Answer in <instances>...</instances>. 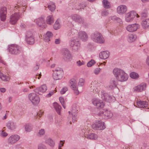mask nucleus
I'll return each mask as SVG.
<instances>
[{"label": "nucleus", "mask_w": 149, "mask_h": 149, "mask_svg": "<svg viewBox=\"0 0 149 149\" xmlns=\"http://www.w3.org/2000/svg\"><path fill=\"white\" fill-rule=\"evenodd\" d=\"M113 73L116 79L120 82L126 81L128 79V75L124 70L119 68H116L113 70Z\"/></svg>", "instance_id": "obj_1"}, {"label": "nucleus", "mask_w": 149, "mask_h": 149, "mask_svg": "<svg viewBox=\"0 0 149 149\" xmlns=\"http://www.w3.org/2000/svg\"><path fill=\"white\" fill-rule=\"evenodd\" d=\"M8 50L10 53L16 55L20 52L21 49L19 46L14 44L9 45L8 46Z\"/></svg>", "instance_id": "obj_2"}, {"label": "nucleus", "mask_w": 149, "mask_h": 149, "mask_svg": "<svg viewBox=\"0 0 149 149\" xmlns=\"http://www.w3.org/2000/svg\"><path fill=\"white\" fill-rule=\"evenodd\" d=\"M53 77L54 80H58L61 79L63 76V72L62 69L58 68H56L54 71Z\"/></svg>", "instance_id": "obj_3"}, {"label": "nucleus", "mask_w": 149, "mask_h": 149, "mask_svg": "<svg viewBox=\"0 0 149 149\" xmlns=\"http://www.w3.org/2000/svg\"><path fill=\"white\" fill-rule=\"evenodd\" d=\"M69 45L71 48L74 51H77L79 48L80 43L77 39H75L74 37L69 42Z\"/></svg>", "instance_id": "obj_4"}, {"label": "nucleus", "mask_w": 149, "mask_h": 149, "mask_svg": "<svg viewBox=\"0 0 149 149\" xmlns=\"http://www.w3.org/2000/svg\"><path fill=\"white\" fill-rule=\"evenodd\" d=\"M91 39L95 42L102 43L104 42L101 36L100 33L97 32H95L92 33L91 35Z\"/></svg>", "instance_id": "obj_5"}, {"label": "nucleus", "mask_w": 149, "mask_h": 149, "mask_svg": "<svg viewBox=\"0 0 149 149\" xmlns=\"http://www.w3.org/2000/svg\"><path fill=\"white\" fill-rule=\"evenodd\" d=\"M92 127L94 130H102L105 128L104 123L101 120L96 121L92 125Z\"/></svg>", "instance_id": "obj_6"}, {"label": "nucleus", "mask_w": 149, "mask_h": 149, "mask_svg": "<svg viewBox=\"0 0 149 149\" xmlns=\"http://www.w3.org/2000/svg\"><path fill=\"white\" fill-rule=\"evenodd\" d=\"M98 116L102 117L104 119H108L113 116V113L108 110H102L98 114Z\"/></svg>", "instance_id": "obj_7"}, {"label": "nucleus", "mask_w": 149, "mask_h": 149, "mask_svg": "<svg viewBox=\"0 0 149 149\" xmlns=\"http://www.w3.org/2000/svg\"><path fill=\"white\" fill-rule=\"evenodd\" d=\"M69 85L72 90L74 91L76 95L79 94V91L77 87V83L76 80L74 79H71L69 81Z\"/></svg>", "instance_id": "obj_8"}, {"label": "nucleus", "mask_w": 149, "mask_h": 149, "mask_svg": "<svg viewBox=\"0 0 149 149\" xmlns=\"http://www.w3.org/2000/svg\"><path fill=\"white\" fill-rule=\"evenodd\" d=\"M63 58L66 61H70L72 58V56L70 51L67 49H64L63 50Z\"/></svg>", "instance_id": "obj_9"}, {"label": "nucleus", "mask_w": 149, "mask_h": 149, "mask_svg": "<svg viewBox=\"0 0 149 149\" xmlns=\"http://www.w3.org/2000/svg\"><path fill=\"white\" fill-rule=\"evenodd\" d=\"M137 15L136 12L134 11H132L127 13L125 16V20L127 22L132 21Z\"/></svg>", "instance_id": "obj_10"}, {"label": "nucleus", "mask_w": 149, "mask_h": 149, "mask_svg": "<svg viewBox=\"0 0 149 149\" xmlns=\"http://www.w3.org/2000/svg\"><path fill=\"white\" fill-rule=\"evenodd\" d=\"M20 139V136L17 135H12L8 138V143L9 144H13L16 143Z\"/></svg>", "instance_id": "obj_11"}, {"label": "nucleus", "mask_w": 149, "mask_h": 149, "mask_svg": "<svg viewBox=\"0 0 149 149\" xmlns=\"http://www.w3.org/2000/svg\"><path fill=\"white\" fill-rule=\"evenodd\" d=\"M20 17V13H15L10 17V22L12 24H15Z\"/></svg>", "instance_id": "obj_12"}, {"label": "nucleus", "mask_w": 149, "mask_h": 149, "mask_svg": "<svg viewBox=\"0 0 149 149\" xmlns=\"http://www.w3.org/2000/svg\"><path fill=\"white\" fill-rule=\"evenodd\" d=\"M7 8L5 7H1L0 10L1 20L4 22L6 19L7 14Z\"/></svg>", "instance_id": "obj_13"}, {"label": "nucleus", "mask_w": 149, "mask_h": 149, "mask_svg": "<svg viewBox=\"0 0 149 149\" xmlns=\"http://www.w3.org/2000/svg\"><path fill=\"white\" fill-rule=\"evenodd\" d=\"M36 23L38 26L42 28H45L47 26L45 19L42 17L39 18L37 19Z\"/></svg>", "instance_id": "obj_14"}, {"label": "nucleus", "mask_w": 149, "mask_h": 149, "mask_svg": "<svg viewBox=\"0 0 149 149\" xmlns=\"http://www.w3.org/2000/svg\"><path fill=\"white\" fill-rule=\"evenodd\" d=\"M92 102L94 105L97 108H102L104 107V104L102 101L98 99L94 98L92 100Z\"/></svg>", "instance_id": "obj_15"}, {"label": "nucleus", "mask_w": 149, "mask_h": 149, "mask_svg": "<svg viewBox=\"0 0 149 149\" xmlns=\"http://www.w3.org/2000/svg\"><path fill=\"white\" fill-rule=\"evenodd\" d=\"M101 98L105 101L109 102L111 101L112 99V97L104 91H101Z\"/></svg>", "instance_id": "obj_16"}, {"label": "nucleus", "mask_w": 149, "mask_h": 149, "mask_svg": "<svg viewBox=\"0 0 149 149\" xmlns=\"http://www.w3.org/2000/svg\"><path fill=\"white\" fill-rule=\"evenodd\" d=\"M139 27V25L135 24L128 25L126 29L129 32H133L136 31Z\"/></svg>", "instance_id": "obj_17"}, {"label": "nucleus", "mask_w": 149, "mask_h": 149, "mask_svg": "<svg viewBox=\"0 0 149 149\" xmlns=\"http://www.w3.org/2000/svg\"><path fill=\"white\" fill-rule=\"evenodd\" d=\"M146 87V84L145 83H142L141 84L135 87L133 89L134 91L140 92L144 90Z\"/></svg>", "instance_id": "obj_18"}, {"label": "nucleus", "mask_w": 149, "mask_h": 149, "mask_svg": "<svg viewBox=\"0 0 149 149\" xmlns=\"http://www.w3.org/2000/svg\"><path fill=\"white\" fill-rule=\"evenodd\" d=\"M47 89V87L45 85H43L37 88L34 90V91L40 95V93L45 92Z\"/></svg>", "instance_id": "obj_19"}, {"label": "nucleus", "mask_w": 149, "mask_h": 149, "mask_svg": "<svg viewBox=\"0 0 149 149\" xmlns=\"http://www.w3.org/2000/svg\"><path fill=\"white\" fill-rule=\"evenodd\" d=\"M127 7L124 5L119 6L117 8V13L120 14H123L125 13L127 10Z\"/></svg>", "instance_id": "obj_20"}, {"label": "nucleus", "mask_w": 149, "mask_h": 149, "mask_svg": "<svg viewBox=\"0 0 149 149\" xmlns=\"http://www.w3.org/2000/svg\"><path fill=\"white\" fill-rule=\"evenodd\" d=\"M71 18L75 22L79 23H82L83 22V19L79 15L74 14L72 16Z\"/></svg>", "instance_id": "obj_21"}, {"label": "nucleus", "mask_w": 149, "mask_h": 149, "mask_svg": "<svg viewBox=\"0 0 149 149\" xmlns=\"http://www.w3.org/2000/svg\"><path fill=\"white\" fill-rule=\"evenodd\" d=\"M6 126L9 129L11 130H14L17 127L16 123L12 121H9L7 123Z\"/></svg>", "instance_id": "obj_22"}, {"label": "nucleus", "mask_w": 149, "mask_h": 149, "mask_svg": "<svg viewBox=\"0 0 149 149\" xmlns=\"http://www.w3.org/2000/svg\"><path fill=\"white\" fill-rule=\"evenodd\" d=\"M79 37L83 41H86L88 38V36L87 34L83 31H80L78 33Z\"/></svg>", "instance_id": "obj_23"}, {"label": "nucleus", "mask_w": 149, "mask_h": 149, "mask_svg": "<svg viewBox=\"0 0 149 149\" xmlns=\"http://www.w3.org/2000/svg\"><path fill=\"white\" fill-rule=\"evenodd\" d=\"M117 82L114 78H112L109 83V86L111 89H113L117 87Z\"/></svg>", "instance_id": "obj_24"}, {"label": "nucleus", "mask_w": 149, "mask_h": 149, "mask_svg": "<svg viewBox=\"0 0 149 149\" xmlns=\"http://www.w3.org/2000/svg\"><path fill=\"white\" fill-rule=\"evenodd\" d=\"M109 55V52L108 51H103L101 52L99 55L100 58L102 59H105L108 58Z\"/></svg>", "instance_id": "obj_25"}, {"label": "nucleus", "mask_w": 149, "mask_h": 149, "mask_svg": "<svg viewBox=\"0 0 149 149\" xmlns=\"http://www.w3.org/2000/svg\"><path fill=\"white\" fill-rule=\"evenodd\" d=\"M137 105L139 108L146 107L148 105V102L146 101H140L137 102Z\"/></svg>", "instance_id": "obj_26"}, {"label": "nucleus", "mask_w": 149, "mask_h": 149, "mask_svg": "<svg viewBox=\"0 0 149 149\" xmlns=\"http://www.w3.org/2000/svg\"><path fill=\"white\" fill-rule=\"evenodd\" d=\"M141 24L143 29L148 28L149 26V19L142 20Z\"/></svg>", "instance_id": "obj_27"}, {"label": "nucleus", "mask_w": 149, "mask_h": 149, "mask_svg": "<svg viewBox=\"0 0 149 149\" xmlns=\"http://www.w3.org/2000/svg\"><path fill=\"white\" fill-rule=\"evenodd\" d=\"M88 139L91 140L96 139L97 137V135L94 133H90L88 135H87L85 136Z\"/></svg>", "instance_id": "obj_28"}, {"label": "nucleus", "mask_w": 149, "mask_h": 149, "mask_svg": "<svg viewBox=\"0 0 149 149\" xmlns=\"http://www.w3.org/2000/svg\"><path fill=\"white\" fill-rule=\"evenodd\" d=\"M45 142L46 143L49 145L50 147H53L55 145V143L54 141L51 138H47Z\"/></svg>", "instance_id": "obj_29"}, {"label": "nucleus", "mask_w": 149, "mask_h": 149, "mask_svg": "<svg viewBox=\"0 0 149 149\" xmlns=\"http://www.w3.org/2000/svg\"><path fill=\"white\" fill-rule=\"evenodd\" d=\"M109 19L110 21L111 20H112L113 21H116L117 22L121 24L122 23V21L121 19L120 18L117 17L116 16H113L110 17H109Z\"/></svg>", "instance_id": "obj_30"}, {"label": "nucleus", "mask_w": 149, "mask_h": 149, "mask_svg": "<svg viewBox=\"0 0 149 149\" xmlns=\"http://www.w3.org/2000/svg\"><path fill=\"white\" fill-rule=\"evenodd\" d=\"M103 7L106 9H109L111 7L110 2L107 0H103L102 1Z\"/></svg>", "instance_id": "obj_31"}, {"label": "nucleus", "mask_w": 149, "mask_h": 149, "mask_svg": "<svg viewBox=\"0 0 149 149\" xmlns=\"http://www.w3.org/2000/svg\"><path fill=\"white\" fill-rule=\"evenodd\" d=\"M137 38V36L134 34H130L129 35L128 38V41L130 42L134 41Z\"/></svg>", "instance_id": "obj_32"}, {"label": "nucleus", "mask_w": 149, "mask_h": 149, "mask_svg": "<svg viewBox=\"0 0 149 149\" xmlns=\"http://www.w3.org/2000/svg\"><path fill=\"white\" fill-rule=\"evenodd\" d=\"M54 106L57 113L60 115L61 113V107L56 102H54Z\"/></svg>", "instance_id": "obj_33"}, {"label": "nucleus", "mask_w": 149, "mask_h": 149, "mask_svg": "<svg viewBox=\"0 0 149 149\" xmlns=\"http://www.w3.org/2000/svg\"><path fill=\"white\" fill-rule=\"evenodd\" d=\"M54 22V18L52 16H49L47 17L46 22L47 24L51 25Z\"/></svg>", "instance_id": "obj_34"}, {"label": "nucleus", "mask_w": 149, "mask_h": 149, "mask_svg": "<svg viewBox=\"0 0 149 149\" xmlns=\"http://www.w3.org/2000/svg\"><path fill=\"white\" fill-rule=\"evenodd\" d=\"M0 78L3 81H8L10 80V78L8 76L5 75L1 72L0 71Z\"/></svg>", "instance_id": "obj_35"}, {"label": "nucleus", "mask_w": 149, "mask_h": 149, "mask_svg": "<svg viewBox=\"0 0 149 149\" xmlns=\"http://www.w3.org/2000/svg\"><path fill=\"white\" fill-rule=\"evenodd\" d=\"M31 37H34L33 33L31 31H27L26 34L25 40L29 39V38Z\"/></svg>", "instance_id": "obj_36"}, {"label": "nucleus", "mask_w": 149, "mask_h": 149, "mask_svg": "<svg viewBox=\"0 0 149 149\" xmlns=\"http://www.w3.org/2000/svg\"><path fill=\"white\" fill-rule=\"evenodd\" d=\"M77 33V31L74 29H72L68 33V36L70 37L73 38V36Z\"/></svg>", "instance_id": "obj_37"}, {"label": "nucleus", "mask_w": 149, "mask_h": 149, "mask_svg": "<svg viewBox=\"0 0 149 149\" xmlns=\"http://www.w3.org/2000/svg\"><path fill=\"white\" fill-rule=\"evenodd\" d=\"M32 126L30 124L27 123L25 125V131L27 132H30L32 130Z\"/></svg>", "instance_id": "obj_38"}, {"label": "nucleus", "mask_w": 149, "mask_h": 149, "mask_svg": "<svg viewBox=\"0 0 149 149\" xmlns=\"http://www.w3.org/2000/svg\"><path fill=\"white\" fill-rule=\"evenodd\" d=\"M130 77L132 79H136L139 77V74L133 72L130 74Z\"/></svg>", "instance_id": "obj_39"}, {"label": "nucleus", "mask_w": 149, "mask_h": 149, "mask_svg": "<svg viewBox=\"0 0 149 149\" xmlns=\"http://www.w3.org/2000/svg\"><path fill=\"white\" fill-rule=\"evenodd\" d=\"M25 40L27 43L29 45H32L35 42L34 37L30 38H29V39H26Z\"/></svg>", "instance_id": "obj_40"}, {"label": "nucleus", "mask_w": 149, "mask_h": 149, "mask_svg": "<svg viewBox=\"0 0 149 149\" xmlns=\"http://www.w3.org/2000/svg\"><path fill=\"white\" fill-rule=\"evenodd\" d=\"M40 101V99L38 96L36 95L34 101H32V103L34 105H36L39 103Z\"/></svg>", "instance_id": "obj_41"}, {"label": "nucleus", "mask_w": 149, "mask_h": 149, "mask_svg": "<svg viewBox=\"0 0 149 149\" xmlns=\"http://www.w3.org/2000/svg\"><path fill=\"white\" fill-rule=\"evenodd\" d=\"M36 94L35 93H31L29 94L28 96L29 100L32 102L34 101L35 97H36Z\"/></svg>", "instance_id": "obj_42"}, {"label": "nucleus", "mask_w": 149, "mask_h": 149, "mask_svg": "<svg viewBox=\"0 0 149 149\" xmlns=\"http://www.w3.org/2000/svg\"><path fill=\"white\" fill-rule=\"evenodd\" d=\"M48 8L52 12L54 11L56 9V6L54 3L49 5L48 6Z\"/></svg>", "instance_id": "obj_43"}, {"label": "nucleus", "mask_w": 149, "mask_h": 149, "mask_svg": "<svg viewBox=\"0 0 149 149\" xmlns=\"http://www.w3.org/2000/svg\"><path fill=\"white\" fill-rule=\"evenodd\" d=\"M59 100L60 102L61 103L63 108L65 109V108L66 106L63 97H60L59 98Z\"/></svg>", "instance_id": "obj_44"}, {"label": "nucleus", "mask_w": 149, "mask_h": 149, "mask_svg": "<svg viewBox=\"0 0 149 149\" xmlns=\"http://www.w3.org/2000/svg\"><path fill=\"white\" fill-rule=\"evenodd\" d=\"M60 28V25L59 22L56 21L54 25V28L55 30H57Z\"/></svg>", "instance_id": "obj_45"}, {"label": "nucleus", "mask_w": 149, "mask_h": 149, "mask_svg": "<svg viewBox=\"0 0 149 149\" xmlns=\"http://www.w3.org/2000/svg\"><path fill=\"white\" fill-rule=\"evenodd\" d=\"M78 112V110H77L75 107H72L71 111V114L72 115H77V113Z\"/></svg>", "instance_id": "obj_46"}, {"label": "nucleus", "mask_w": 149, "mask_h": 149, "mask_svg": "<svg viewBox=\"0 0 149 149\" xmlns=\"http://www.w3.org/2000/svg\"><path fill=\"white\" fill-rule=\"evenodd\" d=\"M95 63V61L93 60L92 59L88 63L87 66L88 67H91L94 65Z\"/></svg>", "instance_id": "obj_47"}, {"label": "nucleus", "mask_w": 149, "mask_h": 149, "mask_svg": "<svg viewBox=\"0 0 149 149\" xmlns=\"http://www.w3.org/2000/svg\"><path fill=\"white\" fill-rule=\"evenodd\" d=\"M84 80L82 78H81L79 79V82L78 83L79 86H82L84 84Z\"/></svg>", "instance_id": "obj_48"}, {"label": "nucleus", "mask_w": 149, "mask_h": 149, "mask_svg": "<svg viewBox=\"0 0 149 149\" xmlns=\"http://www.w3.org/2000/svg\"><path fill=\"white\" fill-rule=\"evenodd\" d=\"M109 13L108 10H104L102 12V15L103 16H106L108 15Z\"/></svg>", "instance_id": "obj_49"}, {"label": "nucleus", "mask_w": 149, "mask_h": 149, "mask_svg": "<svg viewBox=\"0 0 149 149\" xmlns=\"http://www.w3.org/2000/svg\"><path fill=\"white\" fill-rule=\"evenodd\" d=\"M45 131L44 129H41L39 130V132H38V135L41 136L42 135L45 134Z\"/></svg>", "instance_id": "obj_50"}, {"label": "nucleus", "mask_w": 149, "mask_h": 149, "mask_svg": "<svg viewBox=\"0 0 149 149\" xmlns=\"http://www.w3.org/2000/svg\"><path fill=\"white\" fill-rule=\"evenodd\" d=\"M52 35L53 34L51 32L48 31L46 33L45 36L51 38L52 37Z\"/></svg>", "instance_id": "obj_51"}, {"label": "nucleus", "mask_w": 149, "mask_h": 149, "mask_svg": "<svg viewBox=\"0 0 149 149\" xmlns=\"http://www.w3.org/2000/svg\"><path fill=\"white\" fill-rule=\"evenodd\" d=\"M101 69L100 68H97L95 69L94 70V73L95 74H98L100 71Z\"/></svg>", "instance_id": "obj_52"}, {"label": "nucleus", "mask_w": 149, "mask_h": 149, "mask_svg": "<svg viewBox=\"0 0 149 149\" xmlns=\"http://www.w3.org/2000/svg\"><path fill=\"white\" fill-rule=\"evenodd\" d=\"M68 90V88L66 87H64L62 88L60 91V93L61 94H64Z\"/></svg>", "instance_id": "obj_53"}, {"label": "nucleus", "mask_w": 149, "mask_h": 149, "mask_svg": "<svg viewBox=\"0 0 149 149\" xmlns=\"http://www.w3.org/2000/svg\"><path fill=\"white\" fill-rule=\"evenodd\" d=\"M77 63L78 66H80L84 65L85 64V62L82 61H81L79 60L77 62Z\"/></svg>", "instance_id": "obj_54"}, {"label": "nucleus", "mask_w": 149, "mask_h": 149, "mask_svg": "<svg viewBox=\"0 0 149 149\" xmlns=\"http://www.w3.org/2000/svg\"><path fill=\"white\" fill-rule=\"evenodd\" d=\"M38 149H47V148L44 145L40 144L38 146Z\"/></svg>", "instance_id": "obj_55"}, {"label": "nucleus", "mask_w": 149, "mask_h": 149, "mask_svg": "<svg viewBox=\"0 0 149 149\" xmlns=\"http://www.w3.org/2000/svg\"><path fill=\"white\" fill-rule=\"evenodd\" d=\"M8 135V134L6 132H4L3 130H2L1 131V135L3 137H6Z\"/></svg>", "instance_id": "obj_56"}, {"label": "nucleus", "mask_w": 149, "mask_h": 149, "mask_svg": "<svg viewBox=\"0 0 149 149\" xmlns=\"http://www.w3.org/2000/svg\"><path fill=\"white\" fill-rule=\"evenodd\" d=\"M147 16V13L146 12H142L141 14V17L143 18L146 17Z\"/></svg>", "instance_id": "obj_57"}, {"label": "nucleus", "mask_w": 149, "mask_h": 149, "mask_svg": "<svg viewBox=\"0 0 149 149\" xmlns=\"http://www.w3.org/2000/svg\"><path fill=\"white\" fill-rule=\"evenodd\" d=\"M77 115H72V121L73 122H74L76 120V117Z\"/></svg>", "instance_id": "obj_58"}, {"label": "nucleus", "mask_w": 149, "mask_h": 149, "mask_svg": "<svg viewBox=\"0 0 149 149\" xmlns=\"http://www.w3.org/2000/svg\"><path fill=\"white\" fill-rule=\"evenodd\" d=\"M54 92V91H51L49 92V93L47 94V96L48 97H50L51 95L53 94Z\"/></svg>", "instance_id": "obj_59"}, {"label": "nucleus", "mask_w": 149, "mask_h": 149, "mask_svg": "<svg viewBox=\"0 0 149 149\" xmlns=\"http://www.w3.org/2000/svg\"><path fill=\"white\" fill-rule=\"evenodd\" d=\"M39 68V65L38 64H36V65L34 67L33 69L35 70H37Z\"/></svg>", "instance_id": "obj_60"}, {"label": "nucleus", "mask_w": 149, "mask_h": 149, "mask_svg": "<svg viewBox=\"0 0 149 149\" xmlns=\"http://www.w3.org/2000/svg\"><path fill=\"white\" fill-rule=\"evenodd\" d=\"M60 42V39H56L55 40V43L56 44H59Z\"/></svg>", "instance_id": "obj_61"}, {"label": "nucleus", "mask_w": 149, "mask_h": 149, "mask_svg": "<svg viewBox=\"0 0 149 149\" xmlns=\"http://www.w3.org/2000/svg\"><path fill=\"white\" fill-rule=\"evenodd\" d=\"M50 39L49 38H48L45 36V40L46 42H49L50 40Z\"/></svg>", "instance_id": "obj_62"}, {"label": "nucleus", "mask_w": 149, "mask_h": 149, "mask_svg": "<svg viewBox=\"0 0 149 149\" xmlns=\"http://www.w3.org/2000/svg\"><path fill=\"white\" fill-rule=\"evenodd\" d=\"M64 143L63 142V141H60V143L59 145V148H61L62 146H63V145Z\"/></svg>", "instance_id": "obj_63"}, {"label": "nucleus", "mask_w": 149, "mask_h": 149, "mask_svg": "<svg viewBox=\"0 0 149 149\" xmlns=\"http://www.w3.org/2000/svg\"><path fill=\"white\" fill-rule=\"evenodd\" d=\"M95 84L93 82L91 84V86H90L91 88V89L93 90V91L94 90V89L93 88V87L94 86Z\"/></svg>", "instance_id": "obj_64"}]
</instances>
